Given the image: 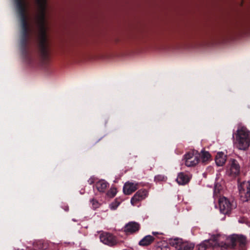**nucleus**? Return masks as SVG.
Instances as JSON below:
<instances>
[{
	"label": "nucleus",
	"instance_id": "nucleus-10",
	"mask_svg": "<svg viewBox=\"0 0 250 250\" xmlns=\"http://www.w3.org/2000/svg\"><path fill=\"white\" fill-rule=\"evenodd\" d=\"M100 239L101 242L109 246H113L118 243L116 237L112 234L107 232L102 233L100 234Z\"/></svg>",
	"mask_w": 250,
	"mask_h": 250
},
{
	"label": "nucleus",
	"instance_id": "nucleus-24",
	"mask_svg": "<svg viewBox=\"0 0 250 250\" xmlns=\"http://www.w3.org/2000/svg\"><path fill=\"white\" fill-rule=\"evenodd\" d=\"M88 182L89 184H92L94 183V179L91 178L88 180Z\"/></svg>",
	"mask_w": 250,
	"mask_h": 250
},
{
	"label": "nucleus",
	"instance_id": "nucleus-3",
	"mask_svg": "<svg viewBox=\"0 0 250 250\" xmlns=\"http://www.w3.org/2000/svg\"><path fill=\"white\" fill-rule=\"evenodd\" d=\"M225 237L223 240L224 249H234L237 245L239 249L243 250L247 243L246 236L241 234H232L229 236L223 235Z\"/></svg>",
	"mask_w": 250,
	"mask_h": 250
},
{
	"label": "nucleus",
	"instance_id": "nucleus-8",
	"mask_svg": "<svg viewBox=\"0 0 250 250\" xmlns=\"http://www.w3.org/2000/svg\"><path fill=\"white\" fill-rule=\"evenodd\" d=\"M240 172V166L235 159H230L227 166L226 172L227 174L232 177L237 176Z\"/></svg>",
	"mask_w": 250,
	"mask_h": 250
},
{
	"label": "nucleus",
	"instance_id": "nucleus-18",
	"mask_svg": "<svg viewBox=\"0 0 250 250\" xmlns=\"http://www.w3.org/2000/svg\"><path fill=\"white\" fill-rule=\"evenodd\" d=\"M201 158V161L205 163L211 160V156L208 152L202 151L201 154H199V157Z\"/></svg>",
	"mask_w": 250,
	"mask_h": 250
},
{
	"label": "nucleus",
	"instance_id": "nucleus-23",
	"mask_svg": "<svg viewBox=\"0 0 250 250\" xmlns=\"http://www.w3.org/2000/svg\"><path fill=\"white\" fill-rule=\"evenodd\" d=\"M154 179L156 181H165L166 180V177L163 175H159L155 176Z\"/></svg>",
	"mask_w": 250,
	"mask_h": 250
},
{
	"label": "nucleus",
	"instance_id": "nucleus-14",
	"mask_svg": "<svg viewBox=\"0 0 250 250\" xmlns=\"http://www.w3.org/2000/svg\"><path fill=\"white\" fill-rule=\"evenodd\" d=\"M190 177L187 174H185L183 172L179 173L176 181L179 185H185L188 183Z\"/></svg>",
	"mask_w": 250,
	"mask_h": 250
},
{
	"label": "nucleus",
	"instance_id": "nucleus-4",
	"mask_svg": "<svg viewBox=\"0 0 250 250\" xmlns=\"http://www.w3.org/2000/svg\"><path fill=\"white\" fill-rule=\"evenodd\" d=\"M225 237L223 235H212L210 239L203 241L196 246L198 250H206L210 248L224 247L223 240Z\"/></svg>",
	"mask_w": 250,
	"mask_h": 250
},
{
	"label": "nucleus",
	"instance_id": "nucleus-20",
	"mask_svg": "<svg viewBox=\"0 0 250 250\" xmlns=\"http://www.w3.org/2000/svg\"><path fill=\"white\" fill-rule=\"evenodd\" d=\"M222 190L221 186L219 184H216L214 186V197H218V194Z\"/></svg>",
	"mask_w": 250,
	"mask_h": 250
},
{
	"label": "nucleus",
	"instance_id": "nucleus-21",
	"mask_svg": "<svg viewBox=\"0 0 250 250\" xmlns=\"http://www.w3.org/2000/svg\"><path fill=\"white\" fill-rule=\"evenodd\" d=\"M120 205V203L116 200L111 203L109 205V208L111 210L116 209Z\"/></svg>",
	"mask_w": 250,
	"mask_h": 250
},
{
	"label": "nucleus",
	"instance_id": "nucleus-22",
	"mask_svg": "<svg viewBox=\"0 0 250 250\" xmlns=\"http://www.w3.org/2000/svg\"><path fill=\"white\" fill-rule=\"evenodd\" d=\"M91 203H92L93 208L94 209L98 208L100 206L99 202L94 199L91 200Z\"/></svg>",
	"mask_w": 250,
	"mask_h": 250
},
{
	"label": "nucleus",
	"instance_id": "nucleus-2",
	"mask_svg": "<svg viewBox=\"0 0 250 250\" xmlns=\"http://www.w3.org/2000/svg\"><path fill=\"white\" fill-rule=\"evenodd\" d=\"M235 145L239 149L246 150L250 143V132L244 126H239L235 135Z\"/></svg>",
	"mask_w": 250,
	"mask_h": 250
},
{
	"label": "nucleus",
	"instance_id": "nucleus-11",
	"mask_svg": "<svg viewBox=\"0 0 250 250\" xmlns=\"http://www.w3.org/2000/svg\"><path fill=\"white\" fill-rule=\"evenodd\" d=\"M147 196V190L146 189L139 190L131 198V204L133 206H135L138 202L144 200Z\"/></svg>",
	"mask_w": 250,
	"mask_h": 250
},
{
	"label": "nucleus",
	"instance_id": "nucleus-7",
	"mask_svg": "<svg viewBox=\"0 0 250 250\" xmlns=\"http://www.w3.org/2000/svg\"><path fill=\"white\" fill-rule=\"evenodd\" d=\"M238 188L242 201H249L250 199V182L243 181L238 185Z\"/></svg>",
	"mask_w": 250,
	"mask_h": 250
},
{
	"label": "nucleus",
	"instance_id": "nucleus-19",
	"mask_svg": "<svg viewBox=\"0 0 250 250\" xmlns=\"http://www.w3.org/2000/svg\"><path fill=\"white\" fill-rule=\"evenodd\" d=\"M117 193V189L115 188L112 187L108 191L107 195L110 198H112L115 196Z\"/></svg>",
	"mask_w": 250,
	"mask_h": 250
},
{
	"label": "nucleus",
	"instance_id": "nucleus-17",
	"mask_svg": "<svg viewBox=\"0 0 250 250\" xmlns=\"http://www.w3.org/2000/svg\"><path fill=\"white\" fill-rule=\"evenodd\" d=\"M154 240V238L150 235H146L140 241L139 244L141 246H147L150 244Z\"/></svg>",
	"mask_w": 250,
	"mask_h": 250
},
{
	"label": "nucleus",
	"instance_id": "nucleus-13",
	"mask_svg": "<svg viewBox=\"0 0 250 250\" xmlns=\"http://www.w3.org/2000/svg\"><path fill=\"white\" fill-rule=\"evenodd\" d=\"M140 229V225L134 222H129L127 224L124 229V230L126 233H132L138 231Z\"/></svg>",
	"mask_w": 250,
	"mask_h": 250
},
{
	"label": "nucleus",
	"instance_id": "nucleus-6",
	"mask_svg": "<svg viewBox=\"0 0 250 250\" xmlns=\"http://www.w3.org/2000/svg\"><path fill=\"white\" fill-rule=\"evenodd\" d=\"M170 245L176 250H193L194 244L191 242H183L181 239L175 238L169 240Z\"/></svg>",
	"mask_w": 250,
	"mask_h": 250
},
{
	"label": "nucleus",
	"instance_id": "nucleus-5",
	"mask_svg": "<svg viewBox=\"0 0 250 250\" xmlns=\"http://www.w3.org/2000/svg\"><path fill=\"white\" fill-rule=\"evenodd\" d=\"M220 212L224 214H229L236 207V202L232 200H228L225 197H221L219 200Z\"/></svg>",
	"mask_w": 250,
	"mask_h": 250
},
{
	"label": "nucleus",
	"instance_id": "nucleus-12",
	"mask_svg": "<svg viewBox=\"0 0 250 250\" xmlns=\"http://www.w3.org/2000/svg\"><path fill=\"white\" fill-rule=\"evenodd\" d=\"M138 188V183L126 182L123 187V192L125 194L129 195Z\"/></svg>",
	"mask_w": 250,
	"mask_h": 250
},
{
	"label": "nucleus",
	"instance_id": "nucleus-15",
	"mask_svg": "<svg viewBox=\"0 0 250 250\" xmlns=\"http://www.w3.org/2000/svg\"><path fill=\"white\" fill-rule=\"evenodd\" d=\"M226 161V156L222 152L217 153L215 158V163L218 166H223Z\"/></svg>",
	"mask_w": 250,
	"mask_h": 250
},
{
	"label": "nucleus",
	"instance_id": "nucleus-16",
	"mask_svg": "<svg viewBox=\"0 0 250 250\" xmlns=\"http://www.w3.org/2000/svg\"><path fill=\"white\" fill-rule=\"evenodd\" d=\"M108 185V183L105 181L101 180L96 183V188L99 191L103 192L106 189Z\"/></svg>",
	"mask_w": 250,
	"mask_h": 250
},
{
	"label": "nucleus",
	"instance_id": "nucleus-25",
	"mask_svg": "<svg viewBox=\"0 0 250 250\" xmlns=\"http://www.w3.org/2000/svg\"><path fill=\"white\" fill-rule=\"evenodd\" d=\"M158 233H158V232H152V234H153V235H155L156 234H158Z\"/></svg>",
	"mask_w": 250,
	"mask_h": 250
},
{
	"label": "nucleus",
	"instance_id": "nucleus-1",
	"mask_svg": "<svg viewBox=\"0 0 250 250\" xmlns=\"http://www.w3.org/2000/svg\"><path fill=\"white\" fill-rule=\"evenodd\" d=\"M36 0L39 13L33 17L27 11L28 2L26 0H14L21 22V44H25L38 30L40 53L42 59L45 61L48 57V42L45 27L46 0Z\"/></svg>",
	"mask_w": 250,
	"mask_h": 250
},
{
	"label": "nucleus",
	"instance_id": "nucleus-9",
	"mask_svg": "<svg viewBox=\"0 0 250 250\" xmlns=\"http://www.w3.org/2000/svg\"><path fill=\"white\" fill-rule=\"evenodd\" d=\"M185 163L187 167H193L197 164L199 161V154L197 152H189L185 155Z\"/></svg>",
	"mask_w": 250,
	"mask_h": 250
}]
</instances>
